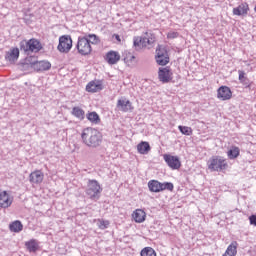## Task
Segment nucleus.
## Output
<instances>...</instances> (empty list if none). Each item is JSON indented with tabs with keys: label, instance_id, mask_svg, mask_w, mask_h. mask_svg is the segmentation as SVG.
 Listing matches in <instances>:
<instances>
[{
	"label": "nucleus",
	"instance_id": "nucleus-1",
	"mask_svg": "<svg viewBox=\"0 0 256 256\" xmlns=\"http://www.w3.org/2000/svg\"><path fill=\"white\" fill-rule=\"evenodd\" d=\"M82 143L87 147L96 148L103 143V135L99 130L91 127H87L81 134Z\"/></svg>",
	"mask_w": 256,
	"mask_h": 256
},
{
	"label": "nucleus",
	"instance_id": "nucleus-2",
	"mask_svg": "<svg viewBox=\"0 0 256 256\" xmlns=\"http://www.w3.org/2000/svg\"><path fill=\"white\" fill-rule=\"evenodd\" d=\"M155 43V34L146 32L144 37L136 36L133 38V45L136 51H141L143 47H153Z\"/></svg>",
	"mask_w": 256,
	"mask_h": 256
},
{
	"label": "nucleus",
	"instance_id": "nucleus-3",
	"mask_svg": "<svg viewBox=\"0 0 256 256\" xmlns=\"http://www.w3.org/2000/svg\"><path fill=\"white\" fill-rule=\"evenodd\" d=\"M43 49V46L41 45V42L35 38H32L30 40H22L20 42V51H23L26 53V55H29V53H39Z\"/></svg>",
	"mask_w": 256,
	"mask_h": 256
},
{
	"label": "nucleus",
	"instance_id": "nucleus-4",
	"mask_svg": "<svg viewBox=\"0 0 256 256\" xmlns=\"http://www.w3.org/2000/svg\"><path fill=\"white\" fill-rule=\"evenodd\" d=\"M103 188L97 180H88L86 195L91 201H99Z\"/></svg>",
	"mask_w": 256,
	"mask_h": 256
},
{
	"label": "nucleus",
	"instance_id": "nucleus-5",
	"mask_svg": "<svg viewBox=\"0 0 256 256\" xmlns=\"http://www.w3.org/2000/svg\"><path fill=\"white\" fill-rule=\"evenodd\" d=\"M208 169L210 171H223V169H227V163L223 158L219 156H213L208 160Z\"/></svg>",
	"mask_w": 256,
	"mask_h": 256
},
{
	"label": "nucleus",
	"instance_id": "nucleus-6",
	"mask_svg": "<svg viewBox=\"0 0 256 256\" xmlns=\"http://www.w3.org/2000/svg\"><path fill=\"white\" fill-rule=\"evenodd\" d=\"M72 47L73 40L71 39V36L64 35L59 38V44L57 49L60 53H69Z\"/></svg>",
	"mask_w": 256,
	"mask_h": 256
},
{
	"label": "nucleus",
	"instance_id": "nucleus-7",
	"mask_svg": "<svg viewBox=\"0 0 256 256\" xmlns=\"http://www.w3.org/2000/svg\"><path fill=\"white\" fill-rule=\"evenodd\" d=\"M77 49L80 55H89L92 51L91 44L89 43V38L79 37L77 42Z\"/></svg>",
	"mask_w": 256,
	"mask_h": 256
},
{
	"label": "nucleus",
	"instance_id": "nucleus-8",
	"mask_svg": "<svg viewBox=\"0 0 256 256\" xmlns=\"http://www.w3.org/2000/svg\"><path fill=\"white\" fill-rule=\"evenodd\" d=\"M156 63L159 65L165 66L169 63V54L167 53V49L161 45H158L156 48Z\"/></svg>",
	"mask_w": 256,
	"mask_h": 256
},
{
	"label": "nucleus",
	"instance_id": "nucleus-9",
	"mask_svg": "<svg viewBox=\"0 0 256 256\" xmlns=\"http://www.w3.org/2000/svg\"><path fill=\"white\" fill-rule=\"evenodd\" d=\"M163 159L165 163L170 167L172 170L181 169V160L178 156H173L171 154H164Z\"/></svg>",
	"mask_w": 256,
	"mask_h": 256
},
{
	"label": "nucleus",
	"instance_id": "nucleus-10",
	"mask_svg": "<svg viewBox=\"0 0 256 256\" xmlns=\"http://www.w3.org/2000/svg\"><path fill=\"white\" fill-rule=\"evenodd\" d=\"M158 79L162 83H169L173 80V72L170 67L159 68Z\"/></svg>",
	"mask_w": 256,
	"mask_h": 256
},
{
	"label": "nucleus",
	"instance_id": "nucleus-11",
	"mask_svg": "<svg viewBox=\"0 0 256 256\" xmlns=\"http://www.w3.org/2000/svg\"><path fill=\"white\" fill-rule=\"evenodd\" d=\"M13 205V196L8 194L7 191H0V207L1 209H9Z\"/></svg>",
	"mask_w": 256,
	"mask_h": 256
},
{
	"label": "nucleus",
	"instance_id": "nucleus-12",
	"mask_svg": "<svg viewBox=\"0 0 256 256\" xmlns=\"http://www.w3.org/2000/svg\"><path fill=\"white\" fill-rule=\"evenodd\" d=\"M217 97L220 99V101H229V99L233 97V92H231V88L221 86L217 90Z\"/></svg>",
	"mask_w": 256,
	"mask_h": 256
},
{
	"label": "nucleus",
	"instance_id": "nucleus-13",
	"mask_svg": "<svg viewBox=\"0 0 256 256\" xmlns=\"http://www.w3.org/2000/svg\"><path fill=\"white\" fill-rule=\"evenodd\" d=\"M116 107L119 111H122L123 113H128V111H133V104L131 101L127 99H119L117 101Z\"/></svg>",
	"mask_w": 256,
	"mask_h": 256
},
{
	"label": "nucleus",
	"instance_id": "nucleus-14",
	"mask_svg": "<svg viewBox=\"0 0 256 256\" xmlns=\"http://www.w3.org/2000/svg\"><path fill=\"white\" fill-rule=\"evenodd\" d=\"M106 61L108 65H117L121 61V55L119 52L111 50L106 54Z\"/></svg>",
	"mask_w": 256,
	"mask_h": 256
},
{
	"label": "nucleus",
	"instance_id": "nucleus-15",
	"mask_svg": "<svg viewBox=\"0 0 256 256\" xmlns=\"http://www.w3.org/2000/svg\"><path fill=\"white\" fill-rule=\"evenodd\" d=\"M45 175L40 170H36L29 175V181L30 183L39 185V183H43Z\"/></svg>",
	"mask_w": 256,
	"mask_h": 256
},
{
	"label": "nucleus",
	"instance_id": "nucleus-16",
	"mask_svg": "<svg viewBox=\"0 0 256 256\" xmlns=\"http://www.w3.org/2000/svg\"><path fill=\"white\" fill-rule=\"evenodd\" d=\"M247 13H249V4L247 3H242L238 7L233 8V15H237L238 17L247 15Z\"/></svg>",
	"mask_w": 256,
	"mask_h": 256
},
{
	"label": "nucleus",
	"instance_id": "nucleus-17",
	"mask_svg": "<svg viewBox=\"0 0 256 256\" xmlns=\"http://www.w3.org/2000/svg\"><path fill=\"white\" fill-rule=\"evenodd\" d=\"M6 61H9L10 63H15L17 59H19V48H13L5 55Z\"/></svg>",
	"mask_w": 256,
	"mask_h": 256
},
{
	"label": "nucleus",
	"instance_id": "nucleus-18",
	"mask_svg": "<svg viewBox=\"0 0 256 256\" xmlns=\"http://www.w3.org/2000/svg\"><path fill=\"white\" fill-rule=\"evenodd\" d=\"M25 247L29 253H37V251H39V242L35 239H31L25 242Z\"/></svg>",
	"mask_w": 256,
	"mask_h": 256
},
{
	"label": "nucleus",
	"instance_id": "nucleus-19",
	"mask_svg": "<svg viewBox=\"0 0 256 256\" xmlns=\"http://www.w3.org/2000/svg\"><path fill=\"white\" fill-rule=\"evenodd\" d=\"M51 69V62L49 61H38L34 66V71H49Z\"/></svg>",
	"mask_w": 256,
	"mask_h": 256
},
{
	"label": "nucleus",
	"instance_id": "nucleus-20",
	"mask_svg": "<svg viewBox=\"0 0 256 256\" xmlns=\"http://www.w3.org/2000/svg\"><path fill=\"white\" fill-rule=\"evenodd\" d=\"M103 89V85L101 83H96L95 81H91L86 85V91L88 93H97Z\"/></svg>",
	"mask_w": 256,
	"mask_h": 256
},
{
	"label": "nucleus",
	"instance_id": "nucleus-21",
	"mask_svg": "<svg viewBox=\"0 0 256 256\" xmlns=\"http://www.w3.org/2000/svg\"><path fill=\"white\" fill-rule=\"evenodd\" d=\"M137 150L141 155H147L151 151V145H149V142L142 141L137 145Z\"/></svg>",
	"mask_w": 256,
	"mask_h": 256
},
{
	"label": "nucleus",
	"instance_id": "nucleus-22",
	"mask_svg": "<svg viewBox=\"0 0 256 256\" xmlns=\"http://www.w3.org/2000/svg\"><path fill=\"white\" fill-rule=\"evenodd\" d=\"M145 217H147V214L142 209H137L133 213V219L136 223H143V221H145Z\"/></svg>",
	"mask_w": 256,
	"mask_h": 256
},
{
	"label": "nucleus",
	"instance_id": "nucleus-23",
	"mask_svg": "<svg viewBox=\"0 0 256 256\" xmlns=\"http://www.w3.org/2000/svg\"><path fill=\"white\" fill-rule=\"evenodd\" d=\"M71 113L76 117V119H79V121H83V119H85V110L79 106L73 107Z\"/></svg>",
	"mask_w": 256,
	"mask_h": 256
},
{
	"label": "nucleus",
	"instance_id": "nucleus-24",
	"mask_svg": "<svg viewBox=\"0 0 256 256\" xmlns=\"http://www.w3.org/2000/svg\"><path fill=\"white\" fill-rule=\"evenodd\" d=\"M148 188L152 193H161V182L151 180L148 182Z\"/></svg>",
	"mask_w": 256,
	"mask_h": 256
},
{
	"label": "nucleus",
	"instance_id": "nucleus-25",
	"mask_svg": "<svg viewBox=\"0 0 256 256\" xmlns=\"http://www.w3.org/2000/svg\"><path fill=\"white\" fill-rule=\"evenodd\" d=\"M237 241L232 242L222 256H237Z\"/></svg>",
	"mask_w": 256,
	"mask_h": 256
},
{
	"label": "nucleus",
	"instance_id": "nucleus-26",
	"mask_svg": "<svg viewBox=\"0 0 256 256\" xmlns=\"http://www.w3.org/2000/svg\"><path fill=\"white\" fill-rule=\"evenodd\" d=\"M9 229L12 233H21V231H23V224L21 221L15 220L9 225Z\"/></svg>",
	"mask_w": 256,
	"mask_h": 256
},
{
	"label": "nucleus",
	"instance_id": "nucleus-27",
	"mask_svg": "<svg viewBox=\"0 0 256 256\" xmlns=\"http://www.w3.org/2000/svg\"><path fill=\"white\" fill-rule=\"evenodd\" d=\"M86 119H88L90 123H94V125H99V123H101V118L99 117V114H97V112H89L86 115Z\"/></svg>",
	"mask_w": 256,
	"mask_h": 256
},
{
	"label": "nucleus",
	"instance_id": "nucleus-28",
	"mask_svg": "<svg viewBox=\"0 0 256 256\" xmlns=\"http://www.w3.org/2000/svg\"><path fill=\"white\" fill-rule=\"evenodd\" d=\"M239 154V147H232L227 153L228 159H237L239 157Z\"/></svg>",
	"mask_w": 256,
	"mask_h": 256
},
{
	"label": "nucleus",
	"instance_id": "nucleus-29",
	"mask_svg": "<svg viewBox=\"0 0 256 256\" xmlns=\"http://www.w3.org/2000/svg\"><path fill=\"white\" fill-rule=\"evenodd\" d=\"M141 256H157L155 250L151 247H145L140 252Z\"/></svg>",
	"mask_w": 256,
	"mask_h": 256
},
{
	"label": "nucleus",
	"instance_id": "nucleus-30",
	"mask_svg": "<svg viewBox=\"0 0 256 256\" xmlns=\"http://www.w3.org/2000/svg\"><path fill=\"white\" fill-rule=\"evenodd\" d=\"M25 63H26V65H31V67H33L35 69V65H37V63H39V60H37V57H35V56H28L25 59Z\"/></svg>",
	"mask_w": 256,
	"mask_h": 256
},
{
	"label": "nucleus",
	"instance_id": "nucleus-31",
	"mask_svg": "<svg viewBox=\"0 0 256 256\" xmlns=\"http://www.w3.org/2000/svg\"><path fill=\"white\" fill-rule=\"evenodd\" d=\"M178 129L182 135H193V129L188 126H178Z\"/></svg>",
	"mask_w": 256,
	"mask_h": 256
},
{
	"label": "nucleus",
	"instance_id": "nucleus-32",
	"mask_svg": "<svg viewBox=\"0 0 256 256\" xmlns=\"http://www.w3.org/2000/svg\"><path fill=\"white\" fill-rule=\"evenodd\" d=\"M174 186L173 183L171 182H164V183H160V191H173Z\"/></svg>",
	"mask_w": 256,
	"mask_h": 256
},
{
	"label": "nucleus",
	"instance_id": "nucleus-33",
	"mask_svg": "<svg viewBox=\"0 0 256 256\" xmlns=\"http://www.w3.org/2000/svg\"><path fill=\"white\" fill-rule=\"evenodd\" d=\"M84 37H87L90 45H97V43H99V37L95 34H89L88 36Z\"/></svg>",
	"mask_w": 256,
	"mask_h": 256
},
{
	"label": "nucleus",
	"instance_id": "nucleus-34",
	"mask_svg": "<svg viewBox=\"0 0 256 256\" xmlns=\"http://www.w3.org/2000/svg\"><path fill=\"white\" fill-rule=\"evenodd\" d=\"M109 220H103V219H98V227L99 229L105 230L109 227Z\"/></svg>",
	"mask_w": 256,
	"mask_h": 256
},
{
	"label": "nucleus",
	"instance_id": "nucleus-35",
	"mask_svg": "<svg viewBox=\"0 0 256 256\" xmlns=\"http://www.w3.org/2000/svg\"><path fill=\"white\" fill-rule=\"evenodd\" d=\"M124 63H127L128 65L130 63H136L135 62V56L134 55H131V54H128L125 58H124Z\"/></svg>",
	"mask_w": 256,
	"mask_h": 256
},
{
	"label": "nucleus",
	"instance_id": "nucleus-36",
	"mask_svg": "<svg viewBox=\"0 0 256 256\" xmlns=\"http://www.w3.org/2000/svg\"><path fill=\"white\" fill-rule=\"evenodd\" d=\"M177 37H179V33L175 31L169 32L167 34L168 39H177Z\"/></svg>",
	"mask_w": 256,
	"mask_h": 256
},
{
	"label": "nucleus",
	"instance_id": "nucleus-37",
	"mask_svg": "<svg viewBox=\"0 0 256 256\" xmlns=\"http://www.w3.org/2000/svg\"><path fill=\"white\" fill-rule=\"evenodd\" d=\"M249 221H250V225H254V227H256V215L255 214L249 216Z\"/></svg>",
	"mask_w": 256,
	"mask_h": 256
},
{
	"label": "nucleus",
	"instance_id": "nucleus-38",
	"mask_svg": "<svg viewBox=\"0 0 256 256\" xmlns=\"http://www.w3.org/2000/svg\"><path fill=\"white\" fill-rule=\"evenodd\" d=\"M239 81H243V79H246L247 77H245V72L243 70H239Z\"/></svg>",
	"mask_w": 256,
	"mask_h": 256
},
{
	"label": "nucleus",
	"instance_id": "nucleus-39",
	"mask_svg": "<svg viewBox=\"0 0 256 256\" xmlns=\"http://www.w3.org/2000/svg\"><path fill=\"white\" fill-rule=\"evenodd\" d=\"M241 83H243L246 87H249V79L244 78L243 80H240Z\"/></svg>",
	"mask_w": 256,
	"mask_h": 256
},
{
	"label": "nucleus",
	"instance_id": "nucleus-40",
	"mask_svg": "<svg viewBox=\"0 0 256 256\" xmlns=\"http://www.w3.org/2000/svg\"><path fill=\"white\" fill-rule=\"evenodd\" d=\"M115 39H117V41H121V38L119 37V35H116Z\"/></svg>",
	"mask_w": 256,
	"mask_h": 256
},
{
	"label": "nucleus",
	"instance_id": "nucleus-41",
	"mask_svg": "<svg viewBox=\"0 0 256 256\" xmlns=\"http://www.w3.org/2000/svg\"><path fill=\"white\" fill-rule=\"evenodd\" d=\"M254 11H255V13H256V6H255V8H254Z\"/></svg>",
	"mask_w": 256,
	"mask_h": 256
}]
</instances>
